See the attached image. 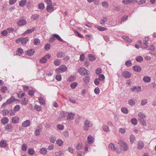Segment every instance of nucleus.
Returning <instances> with one entry per match:
<instances>
[{
	"label": "nucleus",
	"instance_id": "f257e3e1",
	"mask_svg": "<svg viewBox=\"0 0 156 156\" xmlns=\"http://www.w3.org/2000/svg\"><path fill=\"white\" fill-rule=\"evenodd\" d=\"M118 144L120 146L122 149L124 151H125L128 150L129 147L127 144L123 140H118Z\"/></svg>",
	"mask_w": 156,
	"mask_h": 156
},
{
	"label": "nucleus",
	"instance_id": "f03ea898",
	"mask_svg": "<svg viewBox=\"0 0 156 156\" xmlns=\"http://www.w3.org/2000/svg\"><path fill=\"white\" fill-rule=\"evenodd\" d=\"M78 72L82 75L88 76L90 73L89 71L83 67L80 68L78 70Z\"/></svg>",
	"mask_w": 156,
	"mask_h": 156
},
{
	"label": "nucleus",
	"instance_id": "7ed1b4c3",
	"mask_svg": "<svg viewBox=\"0 0 156 156\" xmlns=\"http://www.w3.org/2000/svg\"><path fill=\"white\" fill-rule=\"evenodd\" d=\"M92 126L93 123L92 122L88 119H87L85 120L84 122L83 129L85 130H87Z\"/></svg>",
	"mask_w": 156,
	"mask_h": 156
},
{
	"label": "nucleus",
	"instance_id": "20e7f679",
	"mask_svg": "<svg viewBox=\"0 0 156 156\" xmlns=\"http://www.w3.org/2000/svg\"><path fill=\"white\" fill-rule=\"evenodd\" d=\"M55 38L61 42H63L64 41L58 35L55 34H53L52 37L50 38L49 41V42L50 43L53 42L55 40Z\"/></svg>",
	"mask_w": 156,
	"mask_h": 156
},
{
	"label": "nucleus",
	"instance_id": "39448f33",
	"mask_svg": "<svg viewBox=\"0 0 156 156\" xmlns=\"http://www.w3.org/2000/svg\"><path fill=\"white\" fill-rule=\"evenodd\" d=\"M67 67L66 66L64 65H61L57 69L55 70V72L57 73H59L61 72H64L66 71L67 70Z\"/></svg>",
	"mask_w": 156,
	"mask_h": 156
},
{
	"label": "nucleus",
	"instance_id": "423d86ee",
	"mask_svg": "<svg viewBox=\"0 0 156 156\" xmlns=\"http://www.w3.org/2000/svg\"><path fill=\"white\" fill-rule=\"evenodd\" d=\"M51 57L49 54H46L44 57H42L40 60V62L41 63H45L47 62L48 59H49Z\"/></svg>",
	"mask_w": 156,
	"mask_h": 156
},
{
	"label": "nucleus",
	"instance_id": "0eeeda50",
	"mask_svg": "<svg viewBox=\"0 0 156 156\" xmlns=\"http://www.w3.org/2000/svg\"><path fill=\"white\" fill-rule=\"evenodd\" d=\"M17 101L19 102H20L21 105H26L28 104V100L27 98H24L23 99H22L20 101L19 100H18Z\"/></svg>",
	"mask_w": 156,
	"mask_h": 156
},
{
	"label": "nucleus",
	"instance_id": "6e6552de",
	"mask_svg": "<svg viewBox=\"0 0 156 156\" xmlns=\"http://www.w3.org/2000/svg\"><path fill=\"white\" fill-rule=\"evenodd\" d=\"M67 120H70L74 119L75 116L74 114L72 112H67Z\"/></svg>",
	"mask_w": 156,
	"mask_h": 156
},
{
	"label": "nucleus",
	"instance_id": "1a4fd4ad",
	"mask_svg": "<svg viewBox=\"0 0 156 156\" xmlns=\"http://www.w3.org/2000/svg\"><path fill=\"white\" fill-rule=\"evenodd\" d=\"M138 0H122V3L124 4L127 5L131 3H136Z\"/></svg>",
	"mask_w": 156,
	"mask_h": 156
},
{
	"label": "nucleus",
	"instance_id": "9d476101",
	"mask_svg": "<svg viewBox=\"0 0 156 156\" xmlns=\"http://www.w3.org/2000/svg\"><path fill=\"white\" fill-rule=\"evenodd\" d=\"M67 112H62L60 113L59 118L57 119L58 121H61L63 118H64L66 115Z\"/></svg>",
	"mask_w": 156,
	"mask_h": 156
},
{
	"label": "nucleus",
	"instance_id": "9b49d317",
	"mask_svg": "<svg viewBox=\"0 0 156 156\" xmlns=\"http://www.w3.org/2000/svg\"><path fill=\"white\" fill-rule=\"evenodd\" d=\"M19 121V117L17 116L13 117L11 120L12 122L14 124H16L18 123Z\"/></svg>",
	"mask_w": 156,
	"mask_h": 156
},
{
	"label": "nucleus",
	"instance_id": "f8f14e48",
	"mask_svg": "<svg viewBox=\"0 0 156 156\" xmlns=\"http://www.w3.org/2000/svg\"><path fill=\"white\" fill-rule=\"evenodd\" d=\"M144 147V142L141 141L139 140L137 143V148L139 150L142 149Z\"/></svg>",
	"mask_w": 156,
	"mask_h": 156
},
{
	"label": "nucleus",
	"instance_id": "ddd939ff",
	"mask_svg": "<svg viewBox=\"0 0 156 156\" xmlns=\"http://www.w3.org/2000/svg\"><path fill=\"white\" fill-rule=\"evenodd\" d=\"M131 74L129 72L125 71L122 73V76L125 78H129L131 76Z\"/></svg>",
	"mask_w": 156,
	"mask_h": 156
},
{
	"label": "nucleus",
	"instance_id": "4468645a",
	"mask_svg": "<svg viewBox=\"0 0 156 156\" xmlns=\"http://www.w3.org/2000/svg\"><path fill=\"white\" fill-rule=\"evenodd\" d=\"M35 51L33 49H30L26 51V54L29 56H32L34 53Z\"/></svg>",
	"mask_w": 156,
	"mask_h": 156
},
{
	"label": "nucleus",
	"instance_id": "2eb2a0df",
	"mask_svg": "<svg viewBox=\"0 0 156 156\" xmlns=\"http://www.w3.org/2000/svg\"><path fill=\"white\" fill-rule=\"evenodd\" d=\"M138 115L139 117V121L143 120L145 118L144 114L142 112H139Z\"/></svg>",
	"mask_w": 156,
	"mask_h": 156
},
{
	"label": "nucleus",
	"instance_id": "dca6fc26",
	"mask_svg": "<svg viewBox=\"0 0 156 156\" xmlns=\"http://www.w3.org/2000/svg\"><path fill=\"white\" fill-rule=\"evenodd\" d=\"M130 90L133 91L139 92L141 90V88L140 87L134 86L132 87Z\"/></svg>",
	"mask_w": 156,
	"mask_h": 156
},
{
	"label": "nucleus",
	"instance_id": "f3484780",
	"mask_svg": "<svg viewBox=\"0 0 156 156\" xmlns=\"http://www.w3.org/2000/svg\"><path fill=\"white\" fill-rule=\"evenodd\" d=\"M27 23V21L25 20L22 19L18 22L17 24L19 26H22L26 24Z\"/></svg>",
	"mask_w": 156,
	"mask_h": 156
},
{
	"label": "nucleus",
	"instance_id": "a211bd4d",
	"mask_svg": "<svg viewBox=\"0 0 156 156\" xmlns=\"http://www.w3.org/2000/svg\"><path fill=\"white\" fill-rule=\"evenodd\" d=\"M30 124V121L29 120H27L22 123V126L26 127L29 126Z\"/></svg>",
	"mask_w": 156,
	"mask_h": 156
},
{
	"label": "nucleus",
	"instance_id": "6ab92c4d",
	"mask_svg": "<svg viewBox=\"0 0 156 156\" xmlns=\"http://www.w3.org/2000/svg\"><path fill=\"white\" fill-rule=\"evenodd\" d=\"M7 144L6 141L3 139L2 140L0 141V147L5 148L6 147Z\"/></svg>",
	"mask_w": 156,
	"mask_h": 156
},
{
	"label": "nucleus",
	"instance_id": "aec40b11",
	"mask_svg": "<svg viewBox=\"0 0 156 156\" xmlns=\"http://www.w3.org/2000/svg\"><path fill=\"white\" fill-rule=\"evenodd\" d=\"M47 152V149L45 147L42 148L40 150V152L41 154L43 155H46Z\"/></svg>",
	"mask_w": 156,
	"mask_h": 156
},
{
	"label": "nucleus",
	"instance_id": "412c9836",
	"mask_svg": "<svg viewBox=\"0 0 156 156\" xmlns=\"http://www.w3.org/2000/svg\"><path fill=\"white\" fill-rule=\"evenodd\" d=\"M39 103L42 105H44L45 104V100L44 98L42 97H40L38 98Z\"/></svg>",
	"mask_w": 156,
	"mask_h": 156
},
{
	"label": "nucleus",
	"instance_id": "4be33fe9",
	"mask_svg": "<svg viewBox=\"0 0 156 156\" xmlns=\"http://www.w3.org/2000/svg\"><path fill=\"white\" fill-rule=\"evenodd\" d=\"M132 68L135 71L137 72H140L141 70V67L138 66H134Z\"/></svg>",
	"mask_w": 156,
	"mask_h": 156
},
{
	"label": "nucleus",
	"instance_id": "5701e85b",
	"mask_svg": "<svg viewBox=\"0 0 156 156\" xmlns=\"http://www.w3.org/2000/svg\"><path fill=\"white\" fill-rule=\"evenodd\" d=\"M29 40V38L28 37H26L25 38H21V43L22 45H24L26 44L27 41Z\"/></svg>",
	"mask_w": 156,
	"mask_h": 156
},
{
	"label": "nucleus",
	"instance_id": "b1692460",
	"mask_svg": "<svg viewBox=\"0 0 156 156\" xmlns=\"http://www.w3.org/2000/svg\"><path fill=\"white\" fill-rule=\"evenodd\" d=\"M94 138L91 135L88 136L87 138V142L88 144H91L93 143Z\"/></svg>",
	"mask_w": 156,
	"mask_h": 156
},
{
	"label": "nucleus",
	"instance_id": "393cba45",
	"mask_svg": "<svg viewBox=\"0 0 156 156\" xmlns=\"http://www.w3.org/2000/svg\"><path fill=\"white\" fill-rule=\"evenodd\" d=\"M35 28L33 27L30 29L27 30L23 33V34L24 35L27 34H29L32 33L35 30Z\"/></svg>",
	"mask_w": 156,
	"mask_h": 156
},
{
	"label": "nucleus",
	"instance_id": "a878e982",
	"mask_svg": "<svg viewBox=\"0 0 156 156\" xmlns=\"http://www.w3.org/2000/svg\"><path fill=\"white\" fill-rule=\"evenodd\" d=\"M47 10L50 12H51L54 10L53 7H52V5H48L47 7Z\"/></svg>",
	"mask_w": 156,
	"mask_h": 156
},
{
	"label": "nucleus",
	"instance_id": "bb28decb",
	"mask_svg": "<svg viewBox=\"0 0 156 156\" xmlns=\"http://www.w3.org/2000/svg\"><path fill=\"white\" fill-rule=\"evenodd\" d=\"M95 27L97 28L99 31H103L107 30V28L105 27H100L97 25H95Z\"/></svg>",
	"mask_w": 156,
	"mask_h": 156
},
{
	"label": "nucleus",
	"instance_id": "cd10ccee",
	"mask_svg": "<svg viewBox=\"0 0 156 156\" xmlns=\"http://www.w3.org/2000/svg\"><path fill=\"white\" fill-rule=\"evenodd\" d=\"M13 128V126L11 124H7L5 127V129L8 131H10L12 130Z\"/></svg>",
	"mask_w": 156,
	"mask_h": 156
},
{
	"label": "nucleus",
	"instance_id": "c85d7f7f",
	"mask_svg": "<svg viewBox=\"0 0 156 156\" xmlns=\"http://www.w3.org/2000/svg\"><path fill=\"white\" fill-rule=\"evenodd\" d=\"M9 111L8 110L4 109L1 112V113L3 116H6L9 115Z\"/></svg>",
	"mask_w": 156,
	"mask_h": 156
},
{
	"label": "nucleus",
	"instance_id": "c756f323",
	"mask_svg": "<svg viewBox=\"0 0 156 156\" xmlns=\"http://www.w3.org/2000/svg\"><path fill=\"white\" fill-rule=\"evenodd\" d=\"M1 122L3 124H7L9 122V119L7 117H4L1 119Z\"/></svg>",
	"mask_w": 156,
	"mask_h": 156
},
{
	"label": "nucleus",
	"instance_id": "7c9ffc66",
	"mask_svg": "<svg viewBox=\"0 0 156 156\" xmlns=\"http://www.w3.org/2000/svg\"><path fill=\"white\" fill-rule=\"evenodd\" d=\"M49 140L50 142L54 143L56 140V137L55 136L52 135L49 137Z\"/></svg>",
	"mask_w": 156,
	"mask_h": 156
},
{
	"label": "nucleus",
	"instance_id": "2f4dec72",
	"mask_svg": "<svg viewBox=\"0 0 156 156\" xmlns=\"http://www.w3.org/2000/svg\"><path fill=\"white\" fill-rule=\"evenodd\" d=\"M83 145L81 143H79L77 144L76 146V149L77 150H81L83 147Z\"/></svg>",
	"mask_w": 156,
	"mask_h": 156
},
{
	"label": "nucleus",
	"instance_id": "473e14b6",
	"mask_svg": "<svg viewBox=\"0 0 156 156\" xmlns=\"http://www.w3.org/2000/svg\"><path fill=\"white\" fill-rule=\"evenodd\" d=\"M56 144L59 146H62L63 144V141L61 139H58L56 141Z\"/></svg>",
	"mask_w": 156,
	"mask_h": 156
},
{
	"label": "nucleus",
	"instance_id": "72a5a7b5",
	"mask_svg": "<svg viewBox=\"0 0 156 156\" xmlns=\"http://www.w3.org/2000/svg\"><path fill=\"white\" fill-rule=\"evenodd\" d=\"M143 80L145 82L149 83L151 81V78L149 76H145L144 77Z\"/></svg>",
	"mask_w": 156,
	"mask_h": 156
},
{
	"label": "nucleus",
	"instance_id": "f704fd0d",
	"mask_svg": "<svg viewBox=\"0 0 156 156\" xmlns=\"http://www.w3.org/2000/svg\"><path fill=\"white\" fill-rule=\"evenodd\" d=\"M122 37L124 40L126 41L127 42H128L129 43H131L132 42V40L129 38V37H127L126 36H123Z\"/></svg>",
	"mask_w": 156,
	"mask_h": 156
},
{
	"label": "nucleus",
	"instance_id": "c9c22d12",
	"mask_svg": "<svg viewBox=\"0 0 156 156\" xmlns=\"http://www.w3.org/2000/svg\"><path fill=\"white\" fill-rule=\"evenodd\" d=\"M64 55V53L62 51H59L57 53V56L58 58H60Z\"/></svg>",
	"mask_w": 156,
	"mask_h": 156
},
{
	"label": "nucleus",
	"instance_id": "e433bc0d",
	"mask_svg": "<svg viewBox=\"0 0 156 156\" xmlns=\"http://www.w3.org/2000/svg\"><path fill=\"white\" fill-rule=\"evenodd\" d=\"M90 77L89 76H86L83 78V80L85 83H89L90 81Z\"/></svg>",
	"mask_w": 156,
	"mask_h": 156
},
{
	"label": "nucleus",
	"instance_id": "4c0bfd02",
	"mask_svg": "<svg viewBox=\"0 0 156 156\" xmlns=\"http://www.w3.org/2000/svg\"><path fill=\"white\" fill-rule=\"evenodd\" d=\"M88 57L89 60L91 61H93L96 59V58L92 54H89Z\"/></svg>",
	"mask_w": 156,
	"mask_h": 156
},
{
	"label": "nucleus",
	"instance_id": "58836bf2",
	"mask_svg": "<svg viewBox=\"0 0 156 156\" xmlns=\"http://www.w3.org/2000/svg\"><path fill=\"white\" fill-rule=\"evenodd\" d=\"M26 0H21L19 2V5L21 7H23L26 5Z\"/></svg>",
	"mask_w": 156,
	"mask_h": 156
},
{
	"label": "nucleus",
	"instance_id": "ea45409f",
	"mask_svg": "<svg viewBox=\"0 0 156 156\" xmlns=\"http://www.w3.org/2000/svg\"><path fill=\"white\" fill-rule=\"evenodd\" d=\"M108 20V18L107 17H104L103 19L101 20L100 22V24L103 25L105 24V22H106Z\"/></svg>",
	"mask_w": 156,
	"mask_h": 156
},
{
	"label": "nucleus",
	"instance_id": "a19ab883",
	"mask_svg": "<svg viewBox=\"0 0 156 156\" xmlns=\"http://www.w3.org/2000/svg\"><path fill=\"white\" fill-rule=\"evenodd\" d=\"M102 128L103 130L106 132H108L109 130V127L107 125H103L102 126Z\"/></svg>",
	"mask_w": 156,
	"mask_h": 156
},
{
	"label": "nucleus",
	"instance_id": "79ce46f5",
	"mask_svg": "<svg viewBox=\"0 0 156 156\" xmlns=\"http://www.w3.org/2000/svg\"><path fill=\"white\" fill-rule=\"evenodd\" d=\"M122 112L124 113L127 114L128 113L127 108L125 107L122 108L121 109Z\"/></svg>",
	"mask_w": 156,
	"mask_h": 156
},
{
	"label": "nucleus",
	"instance_id": "37998d69",
	"mask_svg": "<svg viewBox=\"0 0 156 156\" xmlns=\"http://www.w3.org/2000/svg\"><path fill=\"white\" fill-rule=\"evenodd\" d=\"M40 42L39 39L36 38L34 40V44L36 45H37L39 44Z\"/></svg>",
	"mask_w": 156,
	"mask_h": 156
},
{
	"label": "nucleus",
	"instance_id": "c03bdc74",
	"mask_svg": "<svg viewBox=\"0 0 156 156\" xmlns=\"http://www.w3.org/2000/svg\"><path fill=\"white\" fill-rule=\"evenodd\" d=\"M28 153L30 155H33L34 154L35 151L33 149L30 148L28 150Z\"/></svg>",
	"mask_w": 156,
	"mask_h": 156
},
{
	"label": "nucleus",
	"instance_id": "a18cd8bd",
	"mask_svg": "<svg viewBox=\"0 0 156 156\" xmlns=\"http://www.w3.org/2000/svg\"><path fill=\"white\" fill-rule=\"evenodd\" d=\"M1 90L2 93H5L8 90L7 88L5 86H2L1 88Z\"/></svg>",
	"mask_w": 156,
	"mask_h": 156
},
{
	"label": "nucleus",
	"instance_id": "49530a36",
	"mask_svg": "<svg viewBox=\"0 0 156 156\" xmlns=\"http://www.w3.org/2000/svg\"><path fill=\"white\" fill-rule=\"evenodd\" d=\"M125 65L127 67L131 66L132 65V63L130 60L126 61L125 62Z\"/></svg>",
	"mask_w": 156,
	"mask_h": 156
},
{
	"label": "nucleus",
	"instance_id": "de8ad7c7",
	"mask_svg": "<svg viewBox=\"0 0 156 156\" xmlns=\"http://www.w3.org/2000/svg\"><path fill=\"white\" fill-rule=\"evenodd\" d=\"M55 78L56 80L58 81H60L61 80L62 77L59 73H57V74L56 75Z\"/></svg>",
	"mask_w": 156,
	"mask_h": 156
},
{
	"label": "nucleus",
	"instance_id": "09e8293b",
	"mask_svg": "<svg viewBox=\"0 0 156 156\" xmlns=\"http://www.w3.org/2000/svg\"><path fill=\"white\" fill-rule=\"evenodd\" d=\"M7 101H9V103L10 104L15 101V99L14 97L12 96L10 99L7 100Z\"/></svg>",
	"mask_w": 156,
	"mask_h": 156
},
{
	"label": "nucleus",
	"instance_id": "8fccbe9b",
	"mask_svg": "<svg viewBox=\"0 0 156 156\" xmlns=\"http://www.w3.org/2000/svg\"><path fill=\"white\" fill-rule=\"evenodd\" d=\"M39 15L37 14H34L32 15L31 18L32 19L36 20L39 18Z\"/></svg>",
	"mask_w": 156,
	"mask_h": 156
},
{
	"label": "nucleus",
	"instance_id": "3c124183",
	"mask_svg": "<svg viewBox=\"0 0 156 156\" xmlns=\"http://www.w3.org/2000/svg\"><path fill=\"white\" fill-rule=\"evenodd\" d=\"M119 132L122 134H124L126 133V130L124 128H120L119 129Z\"/></svg>",
	"mask_w": 156,
	"mask_h": 156
},
{
	"label": "nucleus",
	"instance_id": "603ef678",
	"mask_svg": "<svg viewBox=\"0 0 156 156\" xmlns=\"http://www.w3.org/2000/svg\"><path fill=\"white\" fill-rule=\"evenodd\" d=\"M63 155V153L61 151H57L55 153V156H62Z\"/></svg>",
	"mask_w": 156,
	"mask_h": 156
},
{
	"label": "nucleus",
	"instance_id": "864d4df0",
	"mask_svg": "<svg viewBox=\"0 0 156 156\" xmlns=\"http://www.w3.org/2000/svg\"><path fill=\"white\" fill-rule=\"evenodd\" d=\"M136 61L138 62H141L143 60V58L141 56H138L136 58Z\"/></svg>",
	"mask_w": 156,
	"mask_h": 156
},
{
	"label": "nucleus",
	"instance_id": "5fc2aeb1",
	"mask_svg": "<svg viewBox=\"0 0 156 156\" xmlns=\"http://www.w3.org/2000/svg\"><path fill=\"white\" fill-rule=\"evenodd\" d=\"M128 104L130 105H134L135 104V102L133 100L130 99L128 101Z\"/></svg>",
	"mask_w": 156,
	"mask_h": 156
},
{
	"label": "nucleus",
	"instance_id": "6e6d98bb",
	"mask_svg": "<svg viewBox=\"0 0 156 156\" xmlns=\"http://www.w3.org/2000/svg\"><path fill=\"white\" fill-rule=\"evenodd\" d=\"M77 83L76 82H73L70 84V87L72 89H74L77 86Z\"/></svg>",
	"mask_w": 156,
	"mask_h": 156
},
{
	"label": "nucleus",
	"instance_id": "4d7b16f0",
	"mask_svg": "<svg viewBox=\"0 0 156 156\" xmlns=\"http://www.w3.org/2000/svg\"><path fill=\"white\" fill-rule=\"evenodd\" d=\"M1 35L2 36H6L8 34V32L7 30H5L2 31L1 33Z\"/></svg>",
	"mask_w": 156,
	"mask_h": 156
},
{
	"label": "nucleus",
	"instance_id": "13d9d810",
	"mask_svg": "<svg viewBox=\"0 0 156 156\" xmlns=\"http://www.w3.org/2000/svg\"><path fill=\"white\" fill-rule=\"evenodd\" d=\"M9 115L10 116H12L15 115L16 114V112L14 109H11L10 111H9Z\"/></svg>",
	"mask_w": 156,
	"mask_h": 156
},
{
	"label": "nucleus",
	"instance_id": "bf43d9fd",
	"mask_svg": "<svg viewBox=\"0 0 156 156\" xmlns=\"http://www.w3.org/2000/svg\"><path fill=\"white\" fill-rule=\"evenodd\" d=\"M18 54H23V50L21 48H19L16 51Z\"/></svg>",
	"mask_w": 156,
	"mask_h": 156
},
{
	"label": "nucleus",
	"instance_id": "052dcab7",
	"mask_svg": "<svg viewBox=\"0 0 156 156\" xmlns=\"http://www.w3.org/2000/svg\"><path fill=\"white\" fill-rule=\"evenodd\" d=\"M54 64L56 66L59 65L60 64V60L58 59L55 60L54 61Z\"/></svg>",
	"mask_w": 156,
	"mask_h": 156
},
{
	"label": "nucleus",
	"instance_id": "680f3d73",
	"mask_svg": "<svg viewBox=\"0 0 156 156\" xmlns=\"http://www.w3.org/2000/svg\"><path fill=\"white\" fill-rule=\"evenodd\" d=\"M27 149V146L26 144H23L21 147V149L23 151H26Z\"/></svg>",
	"mask_w": 156,
	"mask_h": 156
},
{
	"label": "nucleus",
	"instance_id": "e2e57ef3",
	"mask_svg": "<svg viewBox=\"0 0 156 156\" xmlns=\"http://www.w3.org/2000/svg\"><path fill=\"white\" fill-rule=\"evenodd\" d=\"M20 106L18 105H17L14 107L13 109L16 112L18 111L20 109Z\"/></svg>",
	"mask_w": 156,
	"mask_h": 156
},
{
	"label": "nucleus",
	"instance_id": "0e129e2a",
	"mask_svg": "<svg viewBox=\"0 0 156 156\" xmlns=\"http://www.w3.org/2000/svg\"><path fill=\"white\" fill-rule=\"evenodd\" d=\"M132 123L134 125H136L137 123V119L134 118H132L131 120Z\"/></svg>",
	"mask_w": 156,
	"mask_h": 156
},
{
	"label": "nucleus",
	"instance_id": "69168bd1",
	"mask_svg": "<svg viewBox=\"0 0 156 156\" xmlns=\"http://www.w3.org/2000/svg\"><path fill=\"white\" fill-rule=\"evenodd\" d=\"M135 140V136L133 135H131L130 136V141L133 143Z\"/></svg>",
	"mask_w": 156,
	"mask_h": 156
},
{
	"label": "nucleus",
	"instance_id": "338daca9",
	"mask_svg": "<svg viewBox=\"0 0 156 156\" xmlns=\"http://www.w3.org/2000/svg\"><path fill=\"white\" fill-rule=\"evenodd\" d=\"M35 108L38 111H40L41 110V107L40 106L37 105H35Z\"/></svg>",
	"mask_w": 156,
	"mask_h": 156
},
{
	"label": "nucleus",
	"instance_id": "774afa93",
	"mask_svg": "<svg viewBox=\"0 0 156 156\" xmlns=\"http://www.w3.org/2000/svg\"><path fill=\"white\" fill-rule=\"evenodd\" d=\"M98 79H99V80L101 81H103L105 79V77L103 74H101L99 75Z\"/></svg>",
	"mask_w": 156,
	"mask_h": 156
}]
</instances>
